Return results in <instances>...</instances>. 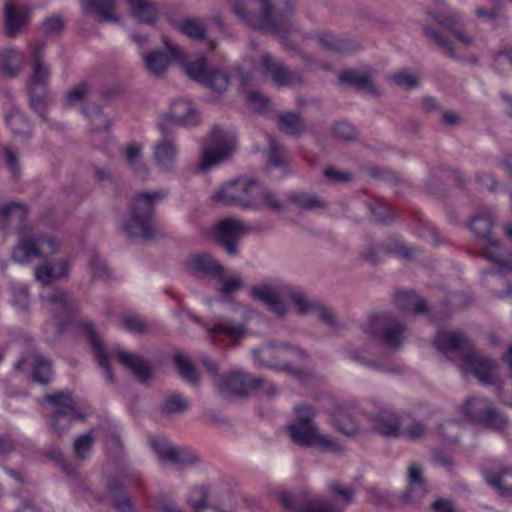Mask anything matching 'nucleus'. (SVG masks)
<instances>
[{"label":"nucleus","instance_id":"nucleus-32","mask_svg":"<svg viewBox=\"0 0 512 512\" xmlns=\"http://www.w3.org/2000/svg\"><path fill=\"white\" fill-rule=\"evenodd\" d=\"M407 478L409 487L405 497L411 503H417L427 492L422 476V468L416 463L411 464L408 467Z\"/></svg>","mask_w":512,"mask_h":512},{"label":"nucleus","instance_id":"nucleus-19","mask_svg":"<svg viewBox=\"0 0 512 512\" xmlns=\"http://www.w3.org/2000/svg\"><path fill=\"white\" fill-rule=\"evenodd\" d=\"M238 310L244 316V320L236 321L230 318L218 319L214 326L208 329L213 340H215L218 335H224L233 342H237L247 334L246 320L252 316L253 311L241 305L238 306Z\"/></svg>","mask_w":512,"mask_h":512},{"label":"nucleus","instance_id":"nucleus-50","mask_svg":"<svg viewBox=\"0 0 512 512\" xmlns=\"http://www.w3.org/2000/svg\"><path fill=\"white\" fill-rule=\"evenodd\" d=\"M43 300L62 310L64 313H70L75 308V301L70 293L63 290H54L51 294L43 297Z\"/></svg>","mask_w":512,"mask_h":512},{"label":"nucleus","instance_id":"nucleus-1","mask_svg":"<svg viewBox=\"0 0 512 512\" xmlns=\"http://www.w3.org/2000/svg\"><path fill=\"white\" fill-rule=\"evenodd\" d=\"M238 19L247 27L284 37L296 29L295 5L293 0H256L260 7L254 13L251 0H229Z\"/></svg>","mask_w":512,"mask_h":512},{"label":"nucleus","instance_id":"nucleus-49","mask_svg":"<svg viewBox=\"0 0 512 512\" xmlns=\"http://www.w3.org/2000/svg\"><path fill=\"white\" fill-rule=\"evenodd\" d=\"M494 223V217L490 211L475 215L470 222L471 231L477 236L487 240L490 239V231Z\"/></svg>","mask_w":512,"mask_h":512},{"label":"nucleus","instance_id":"nucleus-30","mask_svg":"<svg viewBox=\"0 0 512 512\" xmlns=\"http://www.w3.org/2000/svg\"><path fill=\"white\" fill-rule=\"evenodd\" d=\"M330 421L339 432L346 436H355L360 431L355 412L348 407L337 409Z\"/></svg>","mask_w":512,"mask_h":512},{"label":"nucleus","instance_id":"nucleus-7","mask_svg":"<svg viewBox=\"0 0 512 512\" xmlns=\"http://www.w3.org/2000/svg\"><path fill=\"white\" fill-rule=\"evenodd\" d=\"M235 147V138L231 133L214 127L202 146V159L198 170L205 172L226 161L234 153Z\"/></svg>","mask_w":512,"mask_h":512},{"label":"nucleus","instance_id":"nucleus-43","mask_svg":"<svg viewBox=\"0 0 512 512\" xmlns=\"http://www.w3.org/2000/svg\"><path fill=\"white\" fill-rule=\"evenodd\" d=\"M29 95L31 109L38 114L42 121L48 123L47 109L50 104L48 89L41 88V91H37V87H29Z\"/></svg>","mask_w":512,"mask_h":512},{"label":"nucleus","instance_id":"nucleus-10","mask_svg":"<svg viewBox=\"0 0 512 512\" xmlns=\"http://www.w3.org/2000/svg\"><path fill=\"white\" fill-rule=\"evenodd\" d=\"M463 414L472 422L502 429L507 418L486 398L473 397L462 406Z\"/></svg>","mask_w":512,"mask_h":512},{"label":"nucleus","instance_id":"nucleus-21","mask_svg":"<svg viewBox=\"0 0 512 512\" xmlns=\"http://www.w3.org/2000/svg\"><path fill=\"white\" fill-rule=\"evenodd\" d=\"M373 429L387 437H396L400 433V417L388 406H380L376 413H369Z\"/></svg>","mask_w":512,"mask_h":512},{"label":"nucleus","instance_id":"nucleus-36","mask_svg":"<svg viewBox=\"0 0 512 512\" xmlns=\"http://www.w3.org/2000/svg\"><path fill=\"white\" fill-rule=\"evenodd\" d=\"M122 154L127 165L138 177L145 178L149 174V168L142 163L143 146L139 143H130L124 147Z\"/></svg>","mask_w":512,"mask_h":512},{"label":"nucleus","instance_id":"nucleus-48","mask_svg":"<svg viewBox=\"0 0 512 512\" xmlns=\"http://www.w3.org/2000/svg\"><path fill=\"white\" fill-rule=\"evenodd\" d=\"M286 296L290 297V299L295 305L297 312L301 315L314 313L316 307L319 304L317 302L311 301L306 293H304L301 290L295 289L289 284L288 291H286Z\"/></svg>","mask_w":512,"mask_h":512},{"label":"nucleus","instance_id":"nucleus-8","mask_svg":"<svg viewBox=\"0 0 512 512\" xmlns=\"http://www.w3.org/2000/svg\"><path fill=\"white\" fill-rule=\"evenodd\" d=\"M258 182L250 177L242 176L226 183L213 197L215 201L226 205L240 206L250 209Z\"/></svg>","mask_w":512,"mask_h":512},{"label":"nucleus","instance_id":"nucleus-42","mask_svg":"<svg viewBox=\"0 0 512 512\" xmlns=\"http://www.w3.org/2000/svg\"><path fill=\"white\" fill-rule=\"evenodd\" d=\"M182 64L183 70L188 78L198 83L205 80L207 73L206 59L203 56H198L193 60H187L183 53V60H178Z\"/></svg>","mask_w":512,"mask_h":512},{"label":"nucleus","instance_id":"nucleus-60","mask_svg":"<svg viewBox=\"0 0 512 512\" xmlns=\"http://www.w3.org/2000/svg\"><path fill=\"white\" fill-rule=\"evenodd\" d=\"M89 86L86 83H79L67 92L64 105L67 107L81 102L89 93Z\"/></svg>","mask_w":512,"mask_h":512},{"label":"nucleus","instance_id":"nucleus-11","mask_svg":"<svg viewBox=\"0 0 512 512\" xmlns=\"http://www.w3.org/2000/svg\"><path fill=\"white\" fill-rule=\"evenodd\" d=\"M362 329L369 336L380 337L392 348H398L403 340L404 326L385 314L371 316Z\"/></svg>","mask_w":512,"mask_h":512},{"label":"nucleus","instance_id":"nucleus-29","mask_svg":"<svg viewBox=\"0 0 512 512\" xmlns=\"http://www.w3.org/2000/svg\"><path fill=\"white\" fill-rule=\"evenodd\" d=\"M132 17L142 24H154L160 14L158 5L152 0H127Z\"/></svg>","mask_w":512,"mask_h":512},{"label":"nucleus","instance_id":"nucleus-47","mask_svg":"<svg viewBox=\"0 0 512 512\" xmlns=\"http://www.w3.org/2000/svg\"><path fill=\"white\" fill-rule=\"evenodd\" d=\"M75 419L85 421L86 418L80 412L61 414L59 411L56 414H51V427L58 437H62L70 429Z\"/></svg>","mask_w":512,"mask_h":512},{"label":"nucleus","instance_id":"nucleus-44","mask_svg":"<svg viewBox=\"0 0 512 512\" xmlns=\"http://www.w3.org/2000/svg\"><path fill=\"white\" fill-rule=\"evenodd\" d=\"M395 301L400 309L411 311L415 314H420L427 310L426 301L413 292H400L396 295Z\"/></svg>","mask_w":512,"mask_h":512},{"label":"nucleus","instance_id":"nucleus-13","mask_svg":"<svg viewBox=\"0 0 512 512\" xmlns=\"http://www.w3.org/2000/svg\"><path fill=\"white\" fill-rule=\"evenodd\" d=\"M288 284L281 280H272L251 288V296L263 302L268 308L278 316H284L288 312V306L282 301V297L286 296Z\"/></svg>","mask_w":512,"mask_h":512},{"label":"nucleus","instance_id":"nucleus-51","mask_svg":"<svg viewBox=\"0 0 512 512\" xmlns=\"http://www.w3.org/2000/svg\"><path fill=\"white\" fill-rule=\"evenodd\" d=\"M329 491L332 495L340 498L341 502L337 504L344 510L351 505L355 499V489L352 486H345L338 481L329 482Z\"/></svg>","mask_w":512,"mask_h":512},{"label":"nucleus","instance_id":"nucleus-41","mask_svg":"<svg viewBox=\"0 0 512 512\" xmlns=\"http://www.w3.org/2000/svg\"><path fill=\"white\" fill-rule=\"evenodd\" d=\"M188 409L189 402L183 396L172 394L165 399L160 412L165 418L172 419L184 414Z\"/></svg>","mask_w":512,"mask_h":512},{"label":"nucleus","instance_id":"nucleus-27","mask_svg":"<svg viewBox=\"0 0 512 512\" xmlns=\"http://www.w3.org/2000/svg\"><path fill=\"white\" fill-rule=\"evenodd\" d=\"M29 12L15 6L11 2H6L4 6L5 32L9 37H15L20 30L27 25Z\"/></svg>","mask_w":512,"mask_h":512},{"label":"nucleus","instance_id":"nucleus-6","mask_svg":"<svg viewBox=\"0 0 512 512\" xmlns=\"http://www.w3.org/2000/svg\"><path fill=\"white\" fill-rule=\"evenodd\" d=\"M215 385L224 397L244 395L249 391H259L272 397L277 394L276 387L260 377H252L242 371H233L227 375H216Z\"/></svg>","mask_w":512,"mask_h":512},{"label":"nucleus","instance_id":"nucleus-38","mask_svg":"<svg viewBox=\"0 0 512 512\" xmlns=\"http://www.w3.org/2000/svg\"><path fill=\"white\" fill-rule=\"evenodd\" d=\"M26 362L32 369V378L39 384H47L52 377V364L41 354H32Z\"/></svg>","mask_w":512,"mask_h":512},{"label":"nucleus","instance_id":"nucleus-57","mask_svg":"<svg viewBox=\"0 0 512 512\" xmlns=\"http://www.w3.org/2000/svg\"><path fill=\"white\" fill-rule=\"evenodd\" d=\"M122 326L130 332L144 334L150 330V325L136 316H124L121 319Z\"/></svg>","mask_w":512,"mask_h":512},{"label":"nucleus","instance_id":"nucleus-40","mask_svg":"<svg viewBox=\"0 0 512 512\" xmlns=\"http://www.w3.org/2000/svg\"><path fill=\"white\" fill-rule=\"evenodd\" d=\"M5 120L14 136L30 139L32 135L30 124L18 109H12L6 115Z\"/></svg>","mask_w":512,"mask_h":512},{"label":"nucleus","instance_id":"nucleus-56","mask_svg":"<svg viewBox=\"0 0 512 512\" xmlns=\"http://www.w3.org/2000/svg\"><path fill=\"white\" fill-rule=\"evenodd\" d=\"M208 496V489L205 486H196L190 491L187 501L193 508L194 512H198L200 509L208 505Z\"/></svg>","mask_w":512,"mask_h":512},{"label":"nucleus","instance_id":"nucleus-26","mask_svg":"<svg viewBox=\"0 0 512 512\" xmlns=\"http://www.w3.org/2000/svg\"><path fill=\"white\" fill-rule=\"evenodd\" d=\"M84 333L86 334L88 341L94 351L95 358L99 365L105 370L107 380L110 383L115 382V378L111 369V366L108 362V354L105 348V345L95 330V327L91 323H85L83 325Z\"/></svg>","mask_w":512,"mask_h":512},{"label":"nucleus","instance_id":"nucleus-18","mask_svg":"<svg viewBox=\"0 0 512 512\" xmlns=\"http://www.w3.org/2000/svg\"><path fill=\"white\" fill-rule=\"evenodd\" d=\"M248 232L246 224L235 218H227L220 221L216 227L215 235L220 244L229 255L238 253L237 243Z\"/></svg>","mask_w":512,"mask_h":512},{"label":"nucleus","instance_id":"nucleus-28","mask_svg":"<svg viewBox=\"0 0 512 512\" xmlns=\"http://www.w3.org/2000/svg\"><path fill=\"white\" fill-rule=\"evenodd\" d=\"M80 4L87 15L95 14L102 22H118L116 0H80Z\"/></svg>","mask_w":512,"mask_h":512},{"label":"nucleus","instance_id":"nucleus-25","mask_svg":"<svg viewBox=\"0 0 512 512\" xmlns=\"http://www.w3.org/2000/svg\"><path fill=\"white\" fill-rule=\"evenodd\" d=\"M186 267L199 274L222 277L225 268L210 254H192L185 261Z\"/></svg>","mask_w":512,"mask_h":512},{"label":"nucleus","instance_id":"nucleus-54","mask_svg":"<svg viewBox=\"0 0 512 512\" xmlns=\"http://www.w3.org/2000/svg\"><path fill=\"white\" fill-rule=\"evenodd\" d=\"M94 437L92 433L88 432L82 435H79L73 444V450L77 459L83 461L86 460L93 448Z\"/></svg>","mask_w":512,"mask_h":512},{"label":"nucleus","instance_id":"nucleus-33","mask_svg":"<svg viewBox=\"0 0 512 512\" xmlns=\"http://www.w3.org/2000/svg\"><path fill=\"white\" fill-rule=\"evenodd\" d=\"M339 79L342 83L352 85L374 96L380 95V91L374 85L372 74L369 71L348 70L341 73Z\"/></svg>","mask_w":512,"mask_h":512},{"label":"nucleus","instance_id":"nucleus-4","mask_svg":"<svg viewBox=\"0 0 512 512\" xmlns=\"http://www.w3.org/2000/svg\"><path fill=\"white\" fill-rule=\"evenodd\" d=\"M166 196L167 192L163 189L142 191L133 196L129 204V218L123 224L128 237L147 240L154 236L155 205Z\"/></svg>","mask_w":512,"mask_h":512},{"label":"nucleus","instance_id":"nucleus-34","mask_svg":"<svg viewBox=\"0 0 512 512\" xmlns=\"http://www.w3.org/2000/svg\"><path fill=\"white\" fill-rule=\"evenodd\" d=\"M69 272V263L66 260H60L51 265L44 262L35 268V279L43 285L49 284L54 279L67 276Z\"/></svg>","mask_w":512,"mask_h":512},{"label":"nucleus","instance_id":"nucleus-59","mask_svg":"<svg viewBox=\"0 0 512 512\" xmlns=\"http://www.w3.org/2000/svg\"><path fill=\"white\" fill-rule=\"evenodd\" d=\"M22 62L17 52L8 51L3 57L4 72L13 77L21 70Z\"/></svg>","mask_w":512,"mask_h":512},{"label":"nucleus","instance_id":"nucleus-23","mask_svg":"<svg viewBox=\"0 0 512 512\" xmlns=\"http://www.w3.org/2000/svg\"><path fill=\"white\" fill-rule=\"evenodd\" d=\"M116 355L120 363L130 370L141 383L148 384L150 382L153 368L143 357L122 350H117Z\"/></svg>","mask_w":512,"mask_h":512},{"label":"nucleus","instance_id":"nucleus-12","mask_svg":"<svg viewBox=\"0 0 512 512\" xmlns=\"http://www.w3.org/2000/svg\"><path fill=\"white\" fill-rule=\"evenodd\" d=\"M260 68L264 76L269 77L278 87H293L304 84L303 75L291 70L274 55L265 52L260 57Z\"/></svg>","mask_w":512,"mask_h":512},{"label":"nucleus","instance_id":"nucleus-22","mask_svg":"<svg viewBox=\"0 0 512 512\" xmlns=\"http://www.w3.org/2000/svg\"><path fill=\"white\" fill-rule=\"evenodd\" d=\"M45 44L36 42L32 45V74L29 80V87L47 88V83L51 74L49 66L43 60V51Z\"/></svg>","mask_w":512,"mask_h":512},{"label":"nucleus","instance_id":"nucleus-61","mask_svg":"<svg viewBox=\"0 0 512 512\" xmlns=\"http://www.w3.org/2000/svg\"><path fill=\"white\" fill-rule=\"evenodd\" d=\"M316 39L322 48L329 51H341L344 48L343 42L331 33H319Z\"/></svg>","mask_w":512,"mask_h":512},{"label":"nucleus","instance_id":"nucleus-55","mask_svg":"<svg viewBox=\"0 0 512 512\" xmlns=\"http://www.w3.org/2000/svg\"><path fill=\"white\" fill-rule=\"evenodd\" d=\"M174 362L180 375L188 382L192 384L197 383V374L191 361L182 354H176L174 356Z\"/></svg>","mask_w":512,"mask_h":512},{"label":"nucleus","instance_id":"nucleus-2","mask_svg":"<svg viewBox=\"0 0 512 512\" xmlns=\"http://www.w3.org/2000/svg\"><path fill=\"white\" fill-rule=\"evenodd\" d=\"M435 345L443 353L460 351L463 355V371L471 373L483 383H490L495 376L497 364L476 351L472 343L460 332H438Z\"/></svg>","mask_w":512,"mask_h":512},{"label":"nucleus","instance_id":"nucleus-64","mask_svg":"<svg viewBox=\"0 0 512 512\" xmlns=\"http://www.w3.org/2000/svg\"><path fill=\"white\" fill-rule=\"evenodd\" d=\"M91 269L93 274L100 279H107L112 275L106 261L99 255H95L91 260Z\"/></svg>","mask_w":512,"mask_h":512},{"label":"nucleus","instance_id":"nucleus-52","mask_svg":"<svg viewBox=\"0 0 512 512\" xmlns=\"http://www.w3.org/2000/svg\"><path fill=\"white\" fill-rule=\"evenodd\" d=\"M289 201L304 210H313L324 207V202L315 194L291 193Z\"/></svg>","mask_w":512,"mask_h":512},{"label":"nucleus","instance_id":"nucleus-39","mask_svg":"<svg viewBox=\"0 0 512 512\" xmlns=\"http://www.w3.org/2000/svg\"><path fill=\"white\" fill-rule=\"evenodd\" d=\"M485 480L499 495L512 494V468H504L499 473H486Z\"/></svg>","mask_w":512,"mask_h":512},{"label":"nucleus","instance_id":"nucleus-45","mask_svg":"<svg viewBox=\"0 0 512 512\" xmlns=\"http://www.w3.org/2000/svg\"><path fill=\"white\" fill-rule=\"evenodd\" d=\"M201 84L217 94H222L227 91L230 85V77L219 69H210Z\"/></svg>","mask_w":512,"mask_h":512},{"label":"nucleus","instance_id":"nucleus-14","mask_svg":"<svg viewBox=\"0 0 512 512\" xmlns=\"http://www.w3.org/2000/svg\"><path fill=\"white\" fill-rule=\"evenodd\" d=\"M282 504L295 512H343L341 506L312 494L301 492L295 495L282 494Z\"/></svg>","mask_w":512,"mask_h":512},{"label":"nucleus","instance_id":"nucleus-46","mask_svg":"<svg viewBox=\"0 0 512 512\" xmlns=\"http://www.w3.org/2000/svg\"><path fill=\"white\" fill-rule=\"evenodd\" d=\"M45 401L52 406V413L56 414L60 411L61 414L78 412L76 403L70 394L66 392H59L45 397Z\"/></svg>","mask_w":512,"mask_h":512},{"label":"nucleus","instance_id":"nucleus-3","mask_svg":"<svg viewBox=\"0 0 512 512\" xmlns=\"http://www.w3.org/2000/svg\"><path fill=\"white\" fill-rule=\"evenodd\" d=\"M295 421L287 426L294 443L303 447H313L324 452L341 454L345 448L330 435L323 433L313 422L316 409L310 405H298L294 408Z\"/></svg>","mask_w":512,"mask_h":512},{"label":"nucleus","instance_id":"nucleus-62","mask_svg":"<svg viewBox=\"0 0 512 512\" xmlns=\"http://www.w3.org/2000/svg\"><path fill=\"white\" fill-rule=\"evenodd\" d=\"M268 162L274 167H281L286 162L284 147L274 141L270 143L268 151Z\"/></svg>","mask_w":512,"mask_h":512},{"label":"nucleus","instance_id":"nucleus-31","mask_svg":"<svg viewBox=\"0 0 512 512\" xmlns=\"http://www.w3.org/2000/svg\"><path fill=\"white\" fill-rule=\"evenodd\" d=\"M278 129L292 137H300L307 131V124L300 114L285 111L277 117Z\"/></svg>","mask_w":512,"mask_h":512},{"label":"nucleus","instance_id":"nucleus-15","mask_svg":"<svg viewBox=\"0 0 512 512\" xmlns=\"http://www.w3.org/2000/svg\"><path fill=\"white\" fill-rule=\"evenodd\" d=\"M183 60L181 48L164 37V48L144 56L146 69L154 76H162L172 62Z\"/></svg>","mask_w":512,"mask_h":512},{"label":"nucleus","instance_id":"nucleus-16","mask_svg":"<svg viewBox=\"0 0 512 512\" xmlns=\"http://www.w3.org/2000/svg\"><path fill=\"white\" fill-rule=\"evenodd\" d=\"M197 122V112L189 101H174L169 111L161 118L158 127L162 134L171 133L173 125H193Z\"/></svg>","mask_w":512,"mask_h":512},{"label":"nucleus","instance_id":"nucleus-9","mask_svg":"<svg viewBox=\"0 0 512 512\" xmlns=\"http://www.w3.org/2000/svg\"><path fill=\"white\" fill-rule=\"evenodd\" d=\"M59 243L54 239L27 235L20 231L18 242L12 249L11 257L15 262L26 263L32 258H40L43 254H55Z\"/></svg>","mask_w":512,"mask_h":512},{"label":"nucleus","instance_id":"nucleus-5","mask_svg":"<svg viewBox=\"0 0 512 512\" xmlns=\"http://www.w3.org/2000/svg\"><path fill=\"white\" fill-rule=\"evenodd\" d=\"M254 359L260 365L284 370L300 377L302 372L293 366L306 360L308 355L304 350L288 344H266L253 351Z\"/></svg>","mask_w":512,"mask_h":512},{"label":"nucleus","instance_id":"nucleus-24","mask_svg":"<svg viewBox=\"0 0 512 512\" xmlns=\"http://www.w3.org/2000/svg\"><path fill=\"white\" fill-rule=\"evenodd\" d=\"M250 210H267L279 214L286 211V202L258 183Z\"/></svg>","mask_w":512,"mask_h":512},{"label":"nucleus","instance_id":"nucleus-20","mask_svg":"<svg viewBox=\"0 0 512 512\" xmlns=\"http://www.w3.org/2000/svg\"><path fill=\"white\" fill-rule=\"evenodd\" d=\"M170 134H162L163 138L153 146L154 163L163 173L172 172L178 159V148L174 140L169 137Z\"/></svg>","mask_w":512,"mask_h":512},{"label":"nucleus","instance_id":"nucleus-37","mask_svg":"<svg viewBox=\"0 0 512 512\" xmlns=\"http://www.w3.org/2000/svg\"><path fill=\"white\" fill-rule=\"evenodd\" d=\"M26 217L24 206L18 202H9L0 206V223L2 228L18 227Z\"/></svg>","mask_w":512,"mask_h":512},{"label":"nucleus","instance_id":"nucleus-63","mask_svg":"<svg viewBox=\"0 0 512 512\" xmlns=\"http://www.w3.org/2000/svg\"><path fill=\"white\" fill-rule=\"evenodd\" d=\"M334 136L342 141H351L356 138L354 127L347 122H338L333 128Z\"/></svg>","mask_w":512,"mask_h":512},{"label":"nucleus","instance_id":"nucleus-35","mask_svg":"<svg viewBox=\"0 0 512 512\" xmlns=\"http://www.w3.org/2000/svg\"><path fill=\"white\" fill-rule=\"evenodd\" d=\"M436 22L450 31V33L462 44L469 46L472 43V37L468 35L460 24V17L455 12L449 11L445 14L434 16Z\"/></svg>","mask_w":512,"mask_h":512},{"label":"nucleus","instance_id":"nucleus-17","mask_svg":"<svg viewBox=\"0 0 512 512\" xmlns=\"http://www.w3.org/2000/svg\"><path fill=\"white\" fill-rule=\"evenodd\" d=\"M150 444L157 456L163 461L181 467L199 462V457L195 453L187 449L179 448L166 439L153 438L150 440Z\"/></svg>","mask_w":512,"mask_h":512},{"label":"nucleus","instance_id":"nucleus-58","mask_svg":"<svg viewBox=\"0 0 512 512\" xmlns=\"http://www.w3.org/2000/svg\"><path fill=\"white\" fill-rule=\"evenodd\" d=\"M425 31L426 34L443 50V52L447 56L451 58L458 57L453 45L447 39H445L438 31L429 27H427Z\"/></svg>","mask_w":512,"mask_h":512},{"label":"nucleus","instance_id":"nucleus-53","mask_svg":"<svg viewBox=\"0 0 512 512\" xmlns=\"http://www.w3.org/2000/svg\"><path fill=\"white\" fill-rule=\"evenodd\" d=\"M180 31L194 40H203L206 38V28L203 23L196 18H189L182 21Z\"/></svg>","mask_w":512,"mask_h":512}]
</instances>
